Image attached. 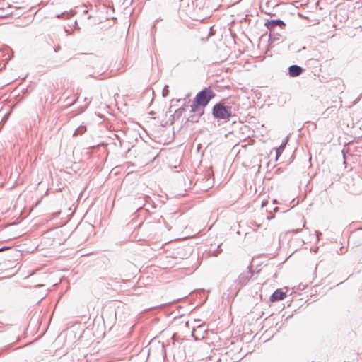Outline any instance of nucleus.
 Masks as SVG:
<instances>
[{"label": "nucleus", "instance_id": "f257e3e1", "mask_svg": "<svg viewBox=\"0 0 362 362\" xmlns=\"http://www.w3.org/2000/svg\"><path fill=\"white\" fill-rule=\"evenodd\" d=\"M215 96L216 93L210 86L204 88L198 92L194 98L191 105V112H198L199 115H203L205 107L208 105Z\"/></svg>", "mask_w": 362, "mask_h": 362}, {"label": "nucleus", "instance_id": "f03ea898", "mask_svg": "<svg viewBox=\"0 0 362 362\" xmlns=\"http://www.w3.org/2000/svg\"><path fill=\"white\" fill-rule=\"evenodd\" d=\"M233 110L232 106L218 103L212 108V115L215 119L226 120L233 115Z\"/></svg>", "mask_w": 362, "mask_h": 362}, {"label": "nucleus", "instance_id": "7ed1b4c3", "mask_svg": "<svg viewBox=\"0 0 362 362\" xmlns=\"http://www.w3.org/2000/svg\"><path fill=\"white\" fill-rule=\"evenodd\" d=\"M204 181L205 182V185L203 186L204 190H207L213 186L214 179L212 177V172L211 170H206L204 177L202 180H197V185H201V183Z\"/></svg>", "mask_w": 362, "mask_h": 362}, {"label": "nucleus", "instance_id": "20e7f679", "mask_svg": "<svg viewBox=\"0 0 362 362\" xmlns=\"http://www.w3.org/2000/svg\"><path fill=\"white\" fill-rule=\"evenodd\" d=\"M264 26L269 31H274V29L277 27H279L281 29H283L286 26V23L281 19H272L268 20L264 23Z\"/></svg>", "mask_w": 362, "mask_h": 362}, {"label": "nucleus", "instance_id": "39448f33", "mask_svg": "<svg viewBox=\"0 0 362 362\" xmlns=\"http://www.w3.org/2000/svg\"><path fill=\"white\" fill-rule=\"evenodd\" d=\"M252 276V267L249 266L247 267V270L242 274H240L238 278V281L240 284L245 285L250 279Z\"/></svg>", "mask_w": 362, "mask_h": 362}, {"label": "nucleus", "instance_id": "423d86ee", "mask_svg": "<svg viewBox=\"0 0 362 362\" xmlns=\"http://www.w3.org/2000/svg\"><path fill=\"white\" fill-rule=\"evenodd\" d=\"M305 69L298 65H291L288 69V74L291 77H297L303 74Z\"/></svg>", "mask_w": 362, "mask_h": 362}, {"label": "nucleus", "instance_id": "0eeeda50", "mask_svg": "<svg viewBox=\"0 0 362 362\" xmlns=\"http://www.w3.org/2000/svg\"><path fill=\"white\" fill-rule=\"evenodd\" d=\"M286 296L285 292L281 289H276L270 296L269 300L272 302H277L283 300Z\"/></svg>", "mask_w": 362, "mask_h": 362}, {"label": "nucleus", "instance_id": "6e6552de", "mask_svg": "<svg viewBox=\"0 0 362 362\" xmlns=\"http://www.w3.org/2000/svg\"><path fill=\"white\" fill-rule=\"evenodd\" d=\"M288 141V136H287L284 139V140L282 141V143L278 148H274L276 151V160H278L279 157L281 155V153L284 151Z\"/></svg>", "mask_w": 362, "mask_h": 362}, {"label": "nucleus", "instance_id": "1a4fd4ad", "mask_svg": "<svg viewBox=\"0 0 362 362\" xmlns=\"http://www.w3.org/2000/svg\"><path fill=\"white\" fill-rule=\"evenodd\" d=\"M86 132V127L81 125L79 126L73 134V136H78L83 134Z\"/></svg>", "mask_w": 362, "mask_h": 362}, {"label": "nucleus", "instance_id": "9d476101", "mask_svg": "<svg viewBox=\"0 0 362 362\" xmlns=\"http://www.w3.org/2000/svg\"><path fill=\"white\" fill-rule=\"evenodd\" d=\"M194 115H191L188 118V121L189 122H191L192 123H196V122H199V119L202 116V115H199V114L198 112H194Z\"/></svg>", "mask_w": 362, "mask_h": 362}, {"label": "nucleus", "instance_id": "9b49d317", "mask_svg": "<svg viewBox=\"0 0 362 362\" xmlns=\"http://www.w3.org/2000/svg\"><path fill=\"white\" fill-rule=\"evenodd\" d=\"M10 8L9 6L6 8H0V18L6 17L11 13V11H8Z\"/></svg>", "mask_w": 362, "mask_h": 362}, {"label": "nucleus", "instance_id": "f8f14e48", "mask_svg": "<svg viewBox=\"0 0 362 362\" xmlns=\"http://www.w3.org/2000/svg\"><path fill=\"white\" fill-rule=\"evenodd\" d=\"M220 247H221L220 245H218L217 248L212 252V255L213 256L217 257L221 252L222 250L221 249Z\"/></svg>", "mask_w": 362, "mask_h": 362}, {"label": "nucleus", "instance_id": "ddd939ff", "mask_svg": "<svg viewBox=\"0 0 362 362\" xmlns=\"http://www.w3.org/2000/svg\"><path fill=\"white\" fill-rule=\"evenodd\" d=\"M169 93V90H168V85H165L163 89V91H162V95L164 98L167 97L168 94Z\"/></svg>", "mask_w": 362, "mask_h": 362}, {"label": "nucleus", "instance_id": "4468645a", "mask_svg": "<svg viewBox=\"0 0 362 362\" xmlns=\"http://www.w3.org/2000/svg\"><path fill=\"white\" fill-rule=\"evenodd\" d=\"M60 49V46L57 45L53 47V50L54 52H58Z\"/></svg>", "mask_w": 362, "mask_h": 362}, {"label": "nucleus", "instance_id": "2eb2a0df", "mask_svg": "<svg viewBox=\"0 0 362 362\" xmlns=\"http://www.w3.org/2000/svg\"><path fill=\"white\" fill-rule=\"evenodd\" d=\"M315 233L317 238H319V236L322 235V233L317 230L315 231Z\"/></svg>", "mask_w": 362, "mask_h": 362}, {"label": "nucleus", "instance_id": "dca6fc26", "mask_svg": "<svg viewBox=\"0 0 362 362\" xmlns=\"http://www.w3.org/2000/svg\"><path fill=\"white\" fill-rule=\"evenodd\" d=\"M305 49H306V47L303 46L302 48L298 49L296 52H300L301 50H305Z\"/></svg>", "mask_w": 362, "mask_h": 362}, {"label": "nucleus", "instance_id": "f3484780", "mask_svg": "<svg viewBox=\"0 0 362 362\" xmlns=\"http://www.w3.org/2000/svg\"><path fill=\"white\" fill-rule=\"evenodd\" d=\"M343 249H344V247H340L339 251H338L337 252H338L339 254H342V253H343Z\"/></svg>", "mask_w": 362, "mask_h": 362}, {"label": "nucleus", "instance_id": "a211bd4d", "mask_svg": "<svg viewBox=\"0 0 362 362\" xmlns=\"http://www.w3.org/2000/svg\"><path fill=\"white\" fill-rule=\"evenodd\" d=\"M66 13H62L61 14H59L57 16V18H60V17H62L63 16H64Z\"/></svg>", "mask_w": 362, "mask_h": 362}, {"label": "nucleus", "instance_id": "6ab92c4d", "mask_svg": "<svg viewBox=\"0 0 362 362\" xmlns=\"http://www.w3.org/2000/svg\"><path fill=\"white\" fill-rule=\"evenodd\" d=\"M300 230V229H297V230H293L292 232L293 233H298Z\"/></svg>", "mask_w": 362, "mask_h": 362}, {"label": "nucleus", "instance_id": "aec40b11", "mask_svg": "<svg viewBox=\"0 0 362 362\" xmlns=\"http://www.w3.org/2000/svg\"><path fill=\"white\" fill-rule=\"evenodd\" d=\"M273 211H274V212L278 211H279V207H277V206L274 207V208L273 209Z\"/></svg>", "mask_w": 362, "mask_h": 362}, {"label": "nucleus", "instance_id": "412c9836", "mask_svg": "<svg viewBox=\"0 0 362 362\" xmlns=\"http://www.w3.org/2000/svg\"><path fill=\"white\" fill-rule=\"evenodd\" d=\"M274 218V215H271V216H269L267 217V218H268L269 220L272 219V218Z\"/></svg>", "mask_w": 362, "mask_h": 362}, {"label": "nucleus", "instance_id": "4be33fe9", "mask_svg": "<svg viewBox=\"0 0 362 362\" xmlns=\"http://www.w3.org/2000/svg\"><path fill=\"white\" fill-rule=\"evenodd\" d=\"M6 248H7L6 247H1V248H0V252H1V251H3V250H6Z\"/></svg>", "mask_w": 362, "mask_h": 362}, {"label": "nucleus", "instance_id": "5701e85b", "mask_svg": "<svg viewBox=\"0 0 362 362\" xmlns=\"http://www.w3.org/2000/svg\"><path fill=\"white\" fill-rule=\"evenodd\" d=\"M161 305H160V306H161ZM158 307H160V305H157V306H155V307H153V308H148V310H152V309H153V308H158Z\"/></svg>", "mask_w": 362, "mask_h": 362}, {"label": "nucleus", "instance_id": "b1692460", "mask_svg": "<svg viewBox=\"0 0 362 362\" xmlns=\"http://www.w3.org/2000/svg\"><path fill=\"white\" fill-rule=\"evenodd\" d=\"M86 107H87V105L85 107L82 108L81 110V112H83L85 110V109L86 108Z\"/></svg>", "mask_w": 362, "mask_h": 362}, {"label": "nucleus", "instance_id": "393cba45", "mask_svg": "<svg viewBox=\"0 0 362 362\" xmlns=\"http://www.w3.org/2000/svg\"><path fill=\"white\" fill-rule=\"evenodd\" d=\"M175 336H176V334H174L173 335L172 339H173V340H175Z\"/></svg>", "mask_w": 362, "mask_h": 362}, {"label": "nucleus", "instance_id": "a878e982", "mask_svg": "<svg viewBox=\"0 0 362 362\" xmlns=\"http://www.w3.org/2000/svg\"><path fill=\"white\" fill-rule=\"evenodd\" d=\"M289 49L293 50V45L289 46Z\"/></svg>", "mask_w": 362, "mask_h": 362}, {"label": "nucleus", "instance_id": "bb28decb", "mask_svg": "<svg viewBox=\"0 0 362 362\" xmlns=\"http://www.w3.org/2000/svg\"><path fill=\"white\" fill-rule=\"evenodd\" d=\"M162 347H163V350L164 351V352H165V347H164V344H163L162 345Z\"/></svg>", "mask_w": 362, "mask_h": 362}, {"label": "nucleus", "instance_id": "cd10ccee", "mask_svg": "<svg viewBox=\"0 0 362 362\" xmlns=\"http://www.w3.org/2000/svg\"><path fill=\"white\" fill-rule=\"evenodd\" d=\"M90 55L92 57L96 58V56L93 55V54H90Z\"/></svg>", "mask_w": 362, "mask_h": 362}, {"label": "nucleus", "instance_id": "c85d7f7f", "mask_svg": "<svg viewBox=\"0 0 362 362\" xmlns=\"http://www.w3.org/2000/svg\"><path fill=\"white\" fill-rule=\"evenodd\" d=\"M276 202H277L276 199H274V200H273V203H274V204H276Z\"/></svg>", "mask_w": 362, "mask_h": 362}, {"label": "nucleus", "instance_id": "c756f323", "mask_svg": "<svg viewBox=\"0 0 362 362\" xmlns=\"http://www.w3.org/2000/svg\"><path fill=\"white\" fill-rule=\"evenodd\" d=\"M5 0H0V4L2 2L3 4L4 3Z\"/></svg>", "mask_w": 362, "mask_h": 362}, {"label": "nucleus", "instance_id": "7c9ffc66", "mask_svg": "<svg viewBox=\"0 0 362 362\" xmlns=\"http://www.w3.org/2000/svg\"><path fill=\"white\" fill-rule=\"evenodd\" d=\"M75 102H76V101H74V102L73 103H71V104H69V106H71V105H72Z\"/></svg>", "mask_w": 362, "mask_h": 362}, {"label": "nucleus", "instance_id": "2f4dec72", "mask_svg": "<svg viewBox=\"0 0 362 362\" xmlns=\"http://www.w3.org/2000/svg\"><path fill=\"white\" fill-rule=\"evenodd\" d=\"M265 205L264 202H262V206H264Z\"/></svg>", "mask_w": 362, "mask_h": 362}, {"label": "nucleus", "instance_id": "473e14b6", "mask_svg": "<svg viewBox=\"0 0 362 362\" xmlns=\"http://www.w3.org/2000/svg\"><path fill=\"white\" fill-rule=\"evenodd\" d=\"M151 115H154V112L153 111L151 112Z\"/></svg>", "mask_w": 362, "mask_h": 362}]
</instances>
